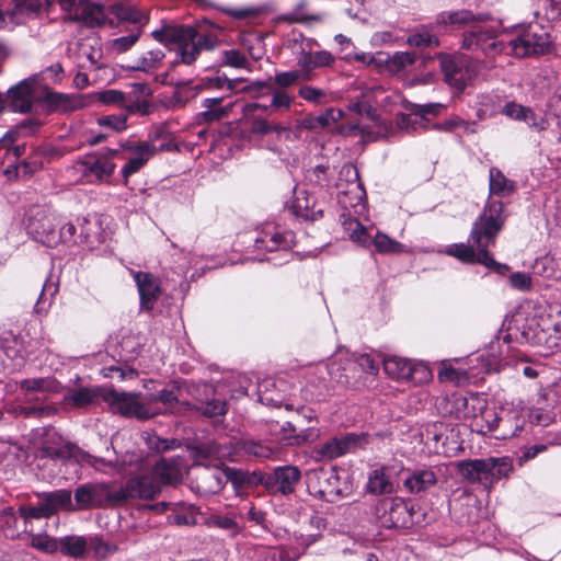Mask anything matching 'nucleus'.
Returning <instances> with one entry per match:
<instances>
[{
    "instance_id": "nucleus-1",
    "label": "nucleus",
    "mask_w": 561,
    "mask_h": 561,
    "mask_svg": "<svg viewBox=\"0 0 561 561\" xmlns=\"http://www.w3.org/2000/svg\"><path fill=\"white\" fill-rule=\"evenodd\" d=\"M503 210L502 202H489L483 213L473 222L468 243L451 244L446 253L463 263H492L489 248L494 245L504 225Z\"/></svg>"
},
{
    "instance_id": "nucleus-2",
    "label": "nucleus",
    "mask_w": 561,
    "mask_h": 561,
    "mask_svg": "<svg viewBox=\"0 0 561 561\" xmlns=\"http://www.w3.org/2000/svg\"><path fill=\"white\" fill-rule=\"evenodd\" d=\"M151 36L163 45L178 46V60L184 65H192L203 50H213L217 41L209 34H201L191 25L168 24L154 30Z\"/></svg>"
},
{
    "instance_id": "nucleus-3",
    "label": "nucleus",
    "mask_w": 561,
    "mask_h": 561,
    "mask_svg": "<svg viewBox=\"0 0 561 561\" xmlns=\"http://www.w3.org/2000/svg\"><path fill=\"white\" fill-rule=\"evenodd\" d=\"M507 54L517 58L537 57L549 53L550 34L538 25L522 27L515 38L506 42Z\"/></svg>"
},
{
    "instance_id": "nucleus-4",
    "label": "nucleus",
    "mask_w": 561,
    "mask_h": 561,
    "mask_svg": "<svg viewBox=\"0 0 561 561\" xmlns=\"http://www.w3.org/2000/svg\"><path fill=\"white\" fill-rule=\"evenodd\" d=\"M58 215L50 205L31 206L26 214L27 232L38 242L48 248L59 244L57 237Z\"/></svg>"
},
{
    "instance_id": "nucleus-5",
    "label": "nucleus",
    "mask_w": 561,
    "mask_h": 561,
    "mask_svg": "<svg viewBox=\"0 0 561 561\" xmlns=\"http://www.w3.org/2000/svg\"><path fill=\"white\" fill-rule=\"evenodd\" d=\"M117 154L118 150L107 149L105 152L87 156L76 163V169L87 184L107 182L115 171L113 159Z\"/></svg>"
},
{
    "instance_id": "nucleus-6",
    "label": "nucleus",
    "mask_w": 561,
    "mask_h": 561,
    "mask_svg": "<svg viewBox=\"0 0 561 561\" xmlns=\"http://www.w3.org/2000/svg\"><path fill=\"white\" fill-rule=\"evenodd\" d=\"M500 30L495 26H473L463 34L461 47L472 51H481L486 57L507 54V44L499 38Z\"/></svg>"
},
{
    "instance_id": "nucleus-7",
    "label": "nucleus",
    "mask_w": 561,
    "mask_h": 561,
    "mask_svg": "<svg viewBox=\"0 0 561 561\" xmlns=\"http://www.w3.org/2000/svg\"><path fill=\"white\" fill-rule=\"evenodd\" d=\"M368 438L369 436L366 433H347L340 437H332L316 446L311 451V458L317 462L336 459L364 447L368 444Z\"/></svg>"
},
{
    "instance_id": "nucleus-8",
    "label": "nucleus",
    "mask_w": 561,
    "mask_h": 561,
    "mask_svg": "<svg viewBox=\"0 0 561 561\" xmlns=\"http://www.w3.org/2000/svg\"><path fill=\"white\" fill-rule=\"evenodd\" d=\"M438 60L445 82L457 92H462L477 76L474 65L465 56L439 54Z\"/></svg>"
},
{
    "instance_id": "nucleus-9",
    "label": "nucleus",
    "mask_w": 561,
    "mask_h": 561,
    "mask_svg": "<svg viewBox=\"0 0 561 561\" xmlns=\"http://www.w3.org/2000/svg\"><path fill=\"white\" fill-rule=\"evenodd\" d=\"M104 399L115 413L124 416L148 420L159 415L160 412L150 404H147V401H140V393L111 390L105 394Z\"/></svg>"
},
{
    "instance_id": "nucleus-10",
    "label": "nucleus",
    "mask_w": 561,
    "mask_h": 561,
    "mask_svg": "<svg viewBox=\"0 0 561 561\" xmlns=\"http://www.w3.org/2000/svg\"><path fill=\"white\" fill-rule=\"evenodd\" d=\"M187 393L195 403L185 407V410H194L206 417L224 416L228 405L224 399L216 397V389L211 383H190Z\"/></svg>"
},
{
    "instance_id": "nucleus-11",
    "label": "nucleus",
    "mask_w": 561,
    "mask_h": 561,
    "mask_svg": "<svg viewBox=\"0 0 561 561\" xmlns=\"http://www.w3.org/2000/svg\"><path fill=\"white\" fill-rule=\"evenodd\" d=\"M164 136L165 131L162 128H157L151 135L150 141H144L129 147L134 156L128 159L127 163L122 169V175L125 183H127L128 178L131 174L138 172L158 151H170L175 147L172 142H162L159 146L154 144L156 140L161 139Z\"/></svg>"
},
{
    "instance_id": "nucleus-12",
    "label": "nucleus",
    "mask_w": 561,
    "mask_h": 561,
    "mask_svg": "<svg viewBox=\"0 0 561 561\" xmlns=\"http://www.w3.org/2000/svg\"><path fill=\"white\" fill-rule=\"evenodd\" d=\"M160 492L159 483L150 472L129 478L125 485L112 493V500L126 502L131 499L151 500Z\"/></svg>"
},
{
    "instance_id": "nucleus-13",
    "label": "nucleus",
    "mask_w": 561,
    "mask_h": 561,
    "mask_svg": "<svg viewBox=\"0 0 561 561\" xmlns=\"http://www.w3.org/2000/svg\"><path fill=\"white\" fill-rule=\"evenodd\" d=\"M300 480L301 471L297 466H278L265 478V490L272 495L288 496L296 491Z\"/></svg>"
},
{
    "instance_id": "nucleus-14",
    "label": "nucleus",
    "mask_w": 561,
    "mask_h": 561,
    "mask_svg": "<svg viewBox=\"0 0 561 561\" xmlns=\"http://www.w3.org/2000/svg\"><path fill=\"white\" fill-rule=\"evenodd\" d=\"M345 228L351 230L350 237L362 245L374 244L377 252L381 254H397L404 251V245L385 233L378 232L370 241L366 228L357 220L351 219L344 222Z\"/></svg>"
},
{
    "instance_id": "nucleus-15",
    "label": "nucleus",
    "mask_w": 561,
    "mask_h": 561,
    "mask_svg": "<svg viewBox=\"0 0 561 561\" xmlns=\"http://www.w3.org/2000/svg\"><path fill=\"white\" fill-rule=\"evenodd\" d=\"M194 474L192 489L202 496L217 494L224 489L225 472L219 465L198 463Z\"/></svg>"
},
{
    "instance_id": "nucleus-16",
    "label": "nucleus",
    "mask_w": 561,
    "mask_h": 561,
    "mask_svg": "<svg viewBox=\"0 0 561 561\" xmlns=\"http://www.w3.org/2000/svg\"><path fill=\"white\" fill-rule=\"evenodd\" d=\"M41 451L44 457L61 462L75 461L80 463V460L87 457L84 451L76 444L64 439L57 433L48 435L47 439L43 443Z\"/></svg>"
},
{
    "instance_id": "nucleus-17",
    "label": "nucleus",
    "mask_w": 561,
    "mask_h": 561,
    "mask_svg": "<svg viewBox=\"0 0 561 561\" xmlns=\"http://www.w3.org/2000/svg\"><path fill=\"white\" fill-rule=\"evenodd\" d=\"M27 355L21 336L9 334L0 337V369L9 373L20 370Z\"/></svg>"
},
{
    "instance_id": "nucleus-18",
    "label": "nucleus",
    "mask_w": 561,
    "mask_h": 561,
    "mask_svg": "<svg viewBox=\"0 0 561 561\" xmlns=\"http://www.w3.org/2000/svg\"><path fill=\"white\" fill-rule=\"evenodd\" d=\"M491 15L488 13L474 14L470 10L461 9L456 11H443L435 18V26L445 31H454L476 22L489 21Z\"/></svg>"
},
{
    "instance_id": "nucleus-19",
    "label": "nucleus",
    "mask_w": 561,
    "mask_h": 561,
    "mask_svg": "<svg viewBox=\"0 0 561 561\" xmlns=\"http://www.w3.org/2000/svg\"><path fill=\"white\" fill-rule=\"evenodd\" d=\"M446 414L454 415L456 419L476 417L478 412L485 409V401L478 396L471 394L465 397L460 393H454L445 400Z\"/></svg>"
},
{
    "instance_id": "nucleus-20",
    "label": "nucleus",
    "mask_w": 561,
    "mask_h": 561,
    "mask_svg": "<svg viewBox=\"0 0 561 561\" xmlns=\"http://www.w3.org/2000/svg\"><path fill=\"white\" fill-rule=\"evenodd\" d=\"M295 244V233L290 230L267 228L263 230L254 241L256 250L267 252L288 251Z\"/></svg>"
},
{
    "instance_id": "nucleus-21",
    "label": "nucleus",
    "mask_w": 561,
    "mask_h": 561,
    "mask_svg": "<svg viewBox=\"0 0 561 561\" xmlns=\"http://www.w3.org/2000/svg\"><path fill=\"white\" fill-rule=\"evenodd\" d=\"M314 477L318 480V486H309L310 493L323 501L332 502L342 494L339 486L340 478L335 470L329 471L319 469L314 471Z\"/></svg>"
},
{
    "instance_id": "nucleus-22",
    "label": "nucleus",
    "mask_w": 561,
    "mask_h": 561,
    "mask_svg": "<svg viewBox=\"0 0 561 561\" xmlns=\"http://www.w3.org/2000/svg\"><path fill=\"white\" fill-rule=\"evenodd\" d=\"M201 458L214 461L213 465L225 466L226 460L234 461V440L220 443L217 440H207L201 443L196 448Z\"/></svg>"
},
{
    "instance_id": "nucleus-23",
    "label": "nucleus",
    "mask_w": 561,
    "mask_h": 561,
    "mask_svg": "<svg viewBox=\"0 0 561 561\" xmlns=\"http://www.w3.org/2000/svg\"><path fill=\"white\" fill-rule=\"evenodd\" d=\"M35 89L34 79H25L9 89L8 102L13 112L26 113L31 111Z\"/></svg>"
},
{
    "instance_id": "nucleus-24",
    "label": "nucleus",
    "mask_w": 561,
    "mask_h": 561,
    "mask_svg": "<svg viewBox=\"0 0 561 561\" xmlns=\"http://www.w3.org/2000/svg\"><path fill=\"white\" fill-rule=\"evenodd\" d=\"M139 296L141 309L152 310L161 293L158 279L145 272H137L134 275Z\"/></svg>"
},
{
    "instance_id": "nucleus-25",
    "label": "nucleus",
    "mask_w": 561,
    "mask_h": 561,
    "mask_svg": "<svg viewBox=\"0 0 561 561\" xmlns=\"http://www.w3.org/2000/svg\"><path fill=\"white\" fill-rule=\"evenodd\" d=\"M147 404L159 410V414L181 413L185 407H191V402L180 401L174 389H162L157 394H150Z\"/></svg>"
},
{
    "instance_id": "nucleus-26",
    "label": "nucleus",
    "mask_w": 561,
    "mask_h": 561,
    "mask_svg": "<svg viewBox=\"0 0 561 561\" xmlns=\"http://www.w3.org/2000/svg\"><path fill=\"white\" fill-rule=\"evenodd\" d=\"M294 195L288 207L296 217L312 221L322 217V209H316V199L307 191L295 187Z\"/></svg>"
},
{
    "instance_id": "nucleus-27",
    "label": "nucleus",
    "mask_w": 561,
    "mask_h": 561,
    "mask_svg": "<svg viewBox=\"0 0 561 561\" xmlns=\"http://www.w3.org/2000/svg\"><path fill=\"white\" fill-rule=\"evenodd\" d=\"M150 473L159 483L160 490L162 485L178 483L182 478L180 461L175 458H162L154 465Z\"/></svg>"
},
{
    "instance_id": "nucleus-28",
    "label": "nucleus",
    "mask_w": 561,
    "mask_h": 561,
    "mask_svg": "<svg viewBox=\"0 0 561 561\" xmlns=\"http://www.w3.org/2000/svg\"><path fill=\"white\" fill-rule=\"evenodd\" d=\"M335 57L329 50L307 51L305 48L298 55L297 65L308 76L312 70L331 67Z\"/></svg>"
},
{
    "instance_id": "nucleus-29",
    "label": "nucleus",
    "mask_w": 561,
    "mask_h": 561,
    "mask_svg": "<svg viewBox=\"0 0 561 561\" xmlns=\"http://www.w3.org/2000/svg\"><path fill=\"white\" fill-rule=\"evenodd\" d=\"M44 102L49 111L59 113L73 112L84 106V102L80 95L54 91L46 93Z\"/></svg>"
},
{
    "instance_id": "nucleus-30",
    "label": "nucleus",
    "mask_w": 561,
    "mask_h": 561,
    "mask_svg": "<svg viewBox=\"0 0 561 561\" xmlns=\"http://www.w3.org/2000/svg\"><path fill=\"white\" fill-rule=\"evenodd\" d=\"M49 4V0H14V8L11 11L3 12L0 10V28L5 24L7 18L11 22H20L19 16L21 14H36L48 8Z\"/></svg>"
},
{
    "instance_id": "nucleus-31",
    "label": "nucleus",
    "mask_w": 561,
    "mask_h": 561,
    "mask_svg": "<svg viewBox=\"0 0 561 561\" xmlns=\"http://www.w3.org/2000/svg\"><path fill=\"white\" fill-rule=\"evenodd\" d=\"M492 463L489 458L469 459L458 462L459 473L469 482H482L488 484V473Z\"/></svg>"
},
{
    "instance_id": "nucleus-32",
    "label": "nucleus",
    "mask_w": 561,
    "mask_h": 561,
    "mask_svg": "<svg viewBox=\"0 0 561 561\" xmlns=\"http://www.w3.org/2000/svg\"><path fill=\"white\" fill-rule=\"evenodd\" d=\"M437 482V476L431 468H417L410 472L403 481L404 488L410 493H421L434 486Z\"/></svg>"
},
{
    "instance_id": "nucleus-33",
    "label": "nucleus",
    "mask_w": 561,
    "mask_h": 561,
    "mask_svg": "<svg viewBox=\"0 0 561 561\" xmlns=\"http://www.w3.org/2000/svg\"><path fill=\"white\" fill-rule=\"evenodd\" d=\"M276 451L268 445L254 439H234V458L247 456L256 459H272Z\"/></svg>"
},
{
    "instance_id": "nucleus-34",
    "label": "nucleus",
    "mask_w": 561,
    "mask_h": 561,
    "mask_svg": "<svg viewBox=\"0 0 561 561\" xmlns=\"http://www.w3.org/2000/svg\"><path fill=\"white\" fill-rule=\"evenodd\" d=\"M270 94L272 96L270 104L252 103L248 105L249 111L262 108L268 114L283 113L289 111L295 102V96L286 90L272 88Z\"/></svg>"
},
{
    "instance_id": "nucleus-35",
    "label": "nucleus",
    "mask_w": 561,
    "mask_h": 561,
    "mask_svg": "<svg viewBox=\"0 0 561 561\" xmlns=\"http://www.w3.org/2000/svg\"><path fill=\"white\" fill-rule=\"evenodd\" d=\"M387 467H380L369 472L366 491L374 495H386L394 492V484L387 474Z\"/></svg>"
},
{
    "instance_id": "nucleus-36",
    "label": "nucleus",
    "mask_w": 561,
    "mask_h": 561,
    "mask_svg": "<svg viewBox=\"0 0 561 561\" xmlns=\"http://www.w3.org/2000/svg\"><path fill=\"white\" fill-rule=\"evenodd\" d=\"M41 501H44L50 515L53 516L59 510H73L71 492L66 489L55 490L53 492L37 493Z\"/></svg>"
},
{
    "instance_id": "nucleus-37",
    "label": "nucleus",
    "mask_w": 561,
    "mask_h": 561,
    "mask_svg": "<svg viewBox=\"0 0 561 561\" xmlns=\"http://www.w3.org/2000/svg\"><path fill=\"white\" fill-rule=\"evenodd\" d=\"M96 100L105 105H118L125 108L129 113H136L141 111L139 102L131 101L127 95L119 90H104L95 94Z\"/></svg>"
},
{
    "instance_id": "nucleus-38",
    "label": "nucleus",
    "mask_w": 561,
    "mask_h": 561,
    "mask_svg": "<svg viewBox=\"0 0 561 561\" xmlns=\"http://www.w3.org/2000/svg\"><path fill=\"white\" fill-rule=\"evenodd\" d=\"M445 106L440 103H428L422 105H414L412 114L402 115L398 124L402 128L409 129L410 127L415 130V125L421 124L426 115H438Z\"/></svg>"
},
{
    "instance_id": "nucleus-39",
    "label": "nucleus",
    "mask_w": 561,
    "mask_h": 561,
    "mask_svg": "<svg viewBox=\"0 0 561 561\" xmlns=\"http://www.w3.org/2000/svg\"><path fill=\"white\" fill-rule=\"evenodd\" d=\"M20 389L25 392L27 401L37 400L34 392H55L58 389V382L54 378H30L20 381Z\"/></svg>"
},
{
    "instance_id": "nucleus-40",
    "label": "nucleus",
    "mask_w": 561,
    "mask_h": 561,
    "mask_svg": "<svg viewBox=\"0 0 561 561\" xmlns=\"http://www.w3.org/2000/svg\"><path fill=\"white\" fill-rule=\"evenodd\" d=\"M197 94V90L195 87L190 85V81L180 82L176 84L172 94L164 98L163 105L171 110L182 108L191 99H194Z\"/></svg>"
},
{
    "instance_id": "nucleus-41",
    "label": "nucleus",
    "mask_w": 561,
    "mask_h": 561,
    "mask_svg": "<svg viewBox=\"0 0 561 561\" xmlns=\"http://www.w3.org/2000/svg\"><path fill=\"white\" fill-rule=\"evenodd\" d=\"M515 183L508 180L503 172L492 167L489 171V190L491 195L505 197L515 191Z\"/></svg>"
},
{
    "instance_id": "nucleus-42",
    "label": "nucleus",
    "mask_w": 561,
    "mask_h": 561,
    "mask_svg": "<svg viewBox=\"0 0 561 561\" xmlns=\"http://www.w3.org/2000/svg\"><path fill=\"white\" fill-rule=\"evenodd\" d=\"M58 546L64 556L80 559L85 556L88 550V537L66 536L58 540Z\"/></svg>"
},
{
    "instance_id": "nucleus-43",
    "label": "nucleus",
    "mask_w": 561,
    "mask_h": 561,
    "mask_svg": "<svg viewBox=\"0 0 561 561\" xmlns=\"http://www.w3.org/2000/svg\"><path fill=\"white\" fill-rule=\"evenodd\" d=\"M89 220L83 218L80 222V233L77 234V227L72 222H67L59 230H57V237H59V243H87L90 237L87 230Z\"/></svg>"
},
{
    "instance_id": "nucleus-44",
    "label": "nucleus",
    "mask_w": 561,
    "mask_h": 561,
    "mask_svg": "<svg viewBox=\"0 0 561 561\" xmlns=\"http://www.w3.org/2000/svg\"><path fill=\"white\" fill-rule=\"evenodd\" d=\"M437 28L435 22L419 26L414 33L407 38V44L412 47H438L439 39L432 31Z\"/></svg>"
},
{
    "instance_id": "nucleus-45",
    "label": "nucleus",
    "mask_w": 561,
    "mask_h": 561,
    "mask_svg": "<svg viewBox=\"0 0 561 561\" xmlns=\"http://www.w3.org/2000/svg\"><path fill=\"white\" fill-rule=\"evenodd\" d=\"M224 99V96L204 99L202 106L206 110L199 113V118L210 123L228 116L229 107L221 106Z\"/></svg>"
},
{
    "instance_id": "nucleus-46",
    "label": "nucleus",
    "mask_w": 561,
    "mask_h": 561,
    "mask_svg": "<svg viewBox=\"0 0 561 561\" xmlns=\"http://www.w3.org/2000/svg\"><path fill=\"white\" fill-rule=\"evenodd\" d=\"M174 508L168 515L170 524L178 526H194L197 524L196 508L184 503L174 504Z\"/></svg>"
},
{
    "instance_id": "nucleus-47",
    "label": "nucleus",
    "mask_w": 561,
    "mask_h": 561,
    "mask_svg": "<svg viewBox=\"0 0 561 561\" xmlns=\"http://www.w3.org/2000/svg\"><path fill=\"white\" fill-rule=\"evenodd\" d=\"M164 57L165 54L161 49L149 50L140 56L130 68L134 71L151 73L161 67Z\"/></svg>"
},
{
    "instance_id": "nucleus-48",
    "label": "nucleus",
    "mask_w": 561,
    "mask_h": 561,
    "mask_svg": "<svg viewBox=\"0 0 561 561\" xmlns=\"http://www.w3.org/2000/svg\"><path fill=\"white\" fill-rule=\"evenodd\" d=\"M534 272L545 278H561L560 262L552 255L547 254L538 257L534 263Z\"/></svg>"
},
{
    "instance_id": "nucleus-49",
    "label": "nucleus",
    "mask_w": 561,
    "mask_h": 561,
    "mask_svg": "<svg viewBox=\"0 0 561 561\" xmlns=\"http://www.w3.org/2000/svg\"><path fill=\"white\" fill-rule=\"evenodd\" d=\"M411 360L398 356H391L383 359V370L385 373L398 380H407V376L411 373L410 368Z\"/></svg>"
},
{
    "instance_id": "nucleus-50",
    "label": "nucleus",
    "mask_w": 561,
    "mask_h": 561,
    "mask_svg": "<svg viewBox=\"0 0 561 561\" xmlns=\"http://www.w3.org/2000/svg\"><path fill=\"white\" fill-rule=\"evenodd\" d=\"M492 466L490 467V473H488V484H493L501 479L508 478V476L513 472V463L507 457L501 458H489Z\"/></svg>"
},
{
    "instance_id": "nucleus-51",
    "label": "nucleus",
    "mask_w": 561,
    "mask_h": 561,
    "mask_svg": "<svg viewBox=\"0 0 561 561\" xmlns=\"http://www.w3.org/2000/svg\"><path fill=\"white\" fill-rule=\"evenodd\" d=\"M98 399V391L92 388L82 387L78 389H71L65 397L66 402L77 407L83 408L95 402Z\"/></svg>"
},
{
    "instance_id": "nucleus-52",
    "label": "nucleus",
    "mask_w": 561,
    "mask_h": 561,
    "mask_svg": "<svg viewBox=\"0 0 561 561\" xmlns=\"http://www.w3.org/2000/svg\"><path fill=\"white\" fill-rule=\"evenodd\" d=\"M101 7L81 1L75 11L73 19L83 21L90 25H99L101 23Z\"/></svg>"
},
{
    "instance_id": "nucleus-53",
    "label": "nucleus",
    "mask_w": 561,
    "mask_h": 561,
    "mask_svg": "<svg viewBox=\"0 0 561 561\" xmlns=\"http://www.w3.org/2000/svg\"><path fill=\"white\" fill-rule=\"evenodd\" d=\"M388 522L390 527H408L412 524V514L404 503H392Z\"/></svg>"
},
{
    "instance_id": "nucleus-54",
    "label": "nucleus",
    "mask_w": 561,
    "mask_h": 561,
    "mask_svg": "<svg viewBox=\"0 0 561 561\" xmlns=\"http://www.w3.org/2000/svg\"><path fill=\"white\" fill-rule=\"evenodd\" d=\"M98 488L93 484H82L78 486L75 491V501L79 508H88L92 506L98 496Z\"/></svg>"
},
{
    "instance_id": "nucleus-55",
    "label": "nucleus",
    "mask_w": 561,
    "mask_h": 561,
    "mask_svg": "<svg viewBox=\"0 0 561 561\" xmlns=\"http://www.w3.org/2000/svg\"><path fill=\"white\" fill-rule=\"evenodd\" d=\"M19 514L24 520V524H25L24 530H26L27 524L32 519L48 518L51 516L49 513V510L47 508L44 501H41V503L36 506L21 505L19 507Z\"/></svg>"
},
{
    "instance_id": "nucleus-56",
    "label": "nucleus",
    "mask_w": 561,
    "mask_h": 561,
    "mask_svg": "<svg viewBox=\"0 0 561 561\" xmlns=\"http://www.w3.org/2000/svg\"><path fill=\"white\" fill-rule=\"evenodd\" d=\"M222 472H225L224 486L227 482H230L234 491L239 493L242 488L249 485L248 471L224 466Z\"/></svg>"
},
{
    "instance_id": "nucleus-57",
    "label": "nucleus",
    "mask_w": 561,
    "mask_h": 561,
    "mask_svg": "<svg viewBox=\"0 0 561 561\" xmlns=\"http://www.w3.org/2000/svg\"><path fill=\"white\" fill-rule=\"evenodd\" d=\"M140 35H141V30L136 28L135 31L130 32L128 35L112 39L108 43V48L113 53H116V54L125 53V51L129 50L137 43Z\"/></svg>"
},
{
    "instance_id": "nucleus-58",
    "label": "nucleus",
    "mask_w": 561,
    "mask_h": 561,
    "mask_svg": "<svg viewBox=\"0 0 561 561\" xmlns=\"http://www.w3.org/2000/svg\"><path fill=\"white\" fill-rule=\"evenodd\" d=\"M305 3H299L290 13V21L295 23L309 25L311 22H323L327 19V13L319 12L314 14H308L304 11Z\"/></svg>"
},
{
    "instance_id": "nucleus-59",
    "label": "nucleus",
    "mask_w": 561,
    "mask_h": 561,
    "mask_svg": "<svg viewBox=\"0 0 561 561\" xmlns=\"http://www.w3.org/2000/svg\"><path fill=\"white\" fill-rule=\"evenodd\" d=\"M306 78H308V76L302 75L299 70H290L276 72L273 82L277 85V89L286 90V88L293 87Z\"/></svg>"
},
{
    "instance_id": "nucleus-60",
    "label": "nucleus",
    "mask_w": 561,
    "mask_h": 561,
    "mask_svg": "<svg viewBox=\"0 0 561 561\" xmlns=\"http://www.w3.org/2000/svg\"><path fill=\"white\" fill-rule=\"evenodd\" d=\"M58 540L53 537H49L46 534H32L31 535V546L37 550L54 553L58 551Z\"/></svg>"
},
{
    "instance_id": "nucleus-61",
    "label": "nucleus",
    "mask_w": 561,
    "mask_h": 561,
    "mask_svg": "<svg viewBox=\"0 0 561 561\" xmlns=\"http://www.w3.org/2000/svg\"><path fill=\"white\" fill-rule=\"evenodd\" d=\"M57 291L58 285L55 282L47 279L43 285L42 293L35 305L36 312L46 311L47 307L50 305L51 298L57 294Z\"/></svg>"
},
{
    "instance_id": "nucleus-62",
    "label": "nucleus",
    "mask_w": 561,
    "mask_h": 561,
    "mask_svg": "<svg viewBox=\"0 0 561 561\" xmlns=\"http://www.w3.org/2000/svg\"><path fill=\"white\" fill-rule=\"evenodd\" d=\"M298 95L307 102L324 104L328 102V92L312 85H301Z\"/></svg>"
},
{
    "instance_id": "nucleus-63",
    "label": "nucleus",
    "mask_w": 561,
    "mask_h": 561,
    "mask_svg": "<svg viewBox=\"0 0 561 561\" xmlns=\"http://www.w3.org/2000/svg\"><path fill=\"white\" fill-rule=\"evenodd\" d=\"M205 524L209 528H219L222 530L230 531L231 534H236L238 531L237 522L232 517L226 515H211L206 519Z\"/></svg>"
},
{
    "instance_id": "nucleus-64",
    "label": "nucleus",
    "mask_w": 561,
    "mask_h": 561,
    "mask_svg": "<svg viewBox=\"0 0 561 561\" xmlns=\"http://www.w3.org/2000/svg\"><path fill=\"white\" fill-rule=\"evenodd\" d=\"M88 549H91L94 552L95 557L104 559L110 554L114 553L117 550V547L110 545L108 542H105L100 537H89Z\"/></svg>"
}]
</instances>
